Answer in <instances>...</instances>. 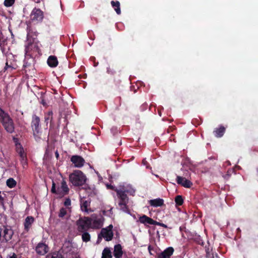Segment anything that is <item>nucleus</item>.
Here are the masks:
<instances>
[{
  "mask_svg": "<svg viewBox=\"0 0 258 258\" xmlns=\"http://www.w3.org/2000/svg\"><path fill=\"white\" fill-rule=\"evenodd\" d=\"M82 239L84 242H87L90 240L91 236L88 231L81 232Z\"/></svg>",
  "mask_w": 258,
  "mask_h": 258,
  "instance_id": "a878e982",
  "label": "nucleus"
},
{
  "mask_svg": "<svg viewBox=\"0 0 258 258\" xmlns=\"http://www.w3.org/2000/svg\"><path fill=\"white\" fill-rule=\"evenodd\" d=\"M174 252V248L172 247H168L163 251L159 253L156 258H170Z\"/></svg>",
  "mask_w": 258,
  "mask_h": 258,
  "instance_id": "ddd939ff",
  "label": "nucleus"
},
{
  "mask_svg": "<svg viewBox=\"0 0 258 258\" xmlns=\"http://www.w3.org/2000/svg\"><path fill=\"white\" fill-rule=\"evenodd\" d=\"M111 132L113 134V135H115L118 133V130L116 127L113 126L111 128Z\"/></svg>",
  "mask_w": 258,
  "mask_h": 258,
  "instance_id": "4c0bfd02",
  "label": "nucleus"
},
{
  "mask_svg": "<svg viewBox=\"0 0 258 258\" xmlns=\"http://www.w3.org/2000/svg\"><path fill=\"white\" fill-rule=\"evenodd\" d=\"M123 254L122 247L118 244L114 246L113 254L115 258H121Z\"/></svg>",
  "mask_w": 258,
  "mask_h": 258,
  "instance_id": "6ab92c4d",
  "label": "nucleus"
},
{
  "mask_svg": "<svg viewBox=\"0 0 258 258\" xmlns=\"http://www.w3.org/2000/svg\"><path fill=\"white\" fill-rule=\"evenodd\" d=\"M55 155L56 158L57 159H58L59 157V154L57 151L55 152Z\"/></svg>",
  "mask_w": 258,
  "mask_h": 258,
  "instance_id": "a18cd8bd",
  "label": "nucleus"
},
{
  "mask_svg": "<svg viewBox=\"0 0 258 258\" xmlns=\"http://www.w3.org/2000/svg\"><path fill=\"white\" fill-rule=\"evenodd\" d=\"M63 205L66 206L68 209H70L69 207L71 205V201L70 198H66L64 202Z\"/></svg>",
  "mask_w": 258,
  "mask_h": 258,
  "instance_id": "72a5a7b5",
  "label": "nucleus"
},
{
  "mask_svg": "<svg viewBox=\"0 0 258 258\" xmlns=\"http://www.w3.org/2000/svg\"><path fill=\"white\" fill-rule=\"evenodd\" d=\"M34 221V218L31 216H27L25 218L24 222L25 231L28 232L30 230Z\"/></svg>",
  "mask_w": 258,
  "mask_h": 258,
  "instance_id": "4468645a",
  "label": "nucleus"
},
{
  "mask_svg": "<svg viewBox=\"0 0 258 258\" xmlns=\"http://www.w3.org/2000/svg\"><path fill=\"white\" fill-rule=\"evenodd\" d=\"M257 171L258 172V168L257 169Z\"/></svg>",
  "mask_w": 258,
  "mask_h": 258,
  "instance_id": "3c124183",
  "label": "nucleus"
},
{
  "mask_svg": "<svg viewBox=\"0 0 258 258\" xmlns=\"http://www.w3.org/2000/svg\"><path fill=\"white\" fill-rule=\"evenodd\" d=\"M49 250L48 245L42 241L39 242L35 247V251L39 255H44Z\"/></svg>",
  "mask_w": 258,
  "mask_h": 258,
  "instance_id": "9d476101",
  "label": "nucleus"
},
{
  "mask_svg": "<svg viewBox=\"0 0 258 258\" xmlns=\"http://www.w3.org/2000/svg\"><path fill=\"white\" fill-rule=\"evenodd\" d=\"M67 211L66 208L62 207L60 208L58 216L59 218H63L67 215Z\"/></svg>",
  "mask_w": 258,
  "mask_h": 258,
  "instance_id": "7c9ffc66",
  "label": "nucleus"
},
{
  "mask_svg": "<svg viewBox=\"0 0 258 258\" xmlns=\"http://www.w3.org/2000/svg\"><path fill=\"white\" fill-rule=\"evenodd\" d=\"M6 258H18V255L15 252H10L7 255Z\"/></svg>",
  "mask_w": 258,
  "mask_h": 258,
  "instance_id": "f704fd0d",
  "label": "nucleus"
},
{
  "mask_svg": "<svg viewBox=\"0 0 258 258\" xmlns=\"http://www.w3.org/2000/svg\"><path fill=\"white\" fill-rule=\"evenodd\" d=\"M32 33L31 32V30L30 29H28V32H27V36L30 35V34Z\"/></svg>",
  "mask_w": 258,
  "mask_h": 258,
  "instance_id": "de8ad7c7",
  "label": "nucleus"
},
{
  "mask_svg": "<svg viewBox=\"0 0 258 258\" xmlns=\"http://www.w3.org/2000/svg\"><path fill=\"white\" fill-rule=\"evenodd\" d=\"M92 219L88 217L80 218L76 221L77 230L79 233L88 231L91 228Z\"/></svg>",
  "mask_w": 258,
  "mask_h": 258,
  "instance_id": "39448f33",
  "label": "nucleus"
},
{
  "mask_svg": "<svg viewBox=\"0 0 258 258\" xmlns=\"http://www.w3.org/2000/svg\"><path fill=\"white\" fill-rule=\"evenodd\" d=\"M46 258H62V256L58 252H55L52 253L51 255H47Z\"/></svg>",
  "mask_w": 258,
  "mask_h": 258,
  "instance_id": "c756f323",
  "label": "nucleus"
},
{
  "mask_svg": "<svg viewBox=\"0 0 258 258\" xmlns=\"http://www.w3.org/2000/svg\"><path fill=\"white\" fill-rule=\"evenodd\" d=\"M69 180L74 186H81L85 183L86 177L82 171L76 170L70 174Z\"/></svg>",
  "mask_w": 258,
  "mask_h": 258,
  "instance_id": "7ed1b4c3",
  "label": "nucleus"
},
{
  "mask_svg": "<svg viewBox=\"0 0 258 258\" xmlns=\"http://www.w3.org/2000/svg\"><path fill=\"white\" fill-rule=\"evenodd\" d=\"M148 250H149V251L150 252V254L152 255L153 254L152 253V251H151V250L152 249V247H151V245H149L148 246Z\"/></svg>",
  "mask_w": 258,
  "mask_h": 258,
  "instance_id": "c03bdc74",
  "label": "nucleus"
},
{
  "mask_svg": "<svg viewBox=\"0 0 258 258\" xmlns=\"http://www.w3.org/2000/svg\"><path fill=\"white\" fill-rule=\"evenodd\" d=\"M175 202L176 206H181L183 203V199L181 196L178 195L175 198Z\"/></svg>",
  "mask_w": 258,
  "mask_h": 258,
  "instance_id": "cd10ccee",
  "label": "nucleus"
},
{
  "mask_svg": "<svg viewBox=\"0 0 258 258\" xmlns=\"http://www.w3.org/2000/svg\"><path fill=\"white\" fill-rule=\"evenodd\" d=\"M106 186H107L108 189H110L113 190L114 191H115V189H117L116 188H115V187L113 185H111V184H107L106 185Z\"/></svg>",
  "mask_w": 258,
  "mask_h": 258,
  "instance_id": "ea45409f",
  "label": "nucleus"
},
{
  "mask_svg": "<svg viewBox=\"0 0 258 258\" xmlns=\"http://www.w3.org/2000/svg\"><path fill=\"white\" fill-rule=\"evenodd\" d=\"M115 191L116 192L118 198L119 199L118 205L121 210L124 212L127 211V204L128 202V198L125 194V191L122 190L115 189Z\"/></svg>",
  "mask_w": 258,
  "mask_h": 258,
  "instance_id": "423d86ee",
  "label": "nucleus"
},
{
  "mask_svg": "<svg viewBox=\"0 0 258 258\" xmlns=\"http://www.w3.org/2000/svg\"><path fill=\"white\" fill-rule=\"evenodd\" d=\"M111 6L113 8L116 13L118 15H120L121 14V10L120 8V3L118 1H112L111 2Z\"/></svg>",
  "mask_w": 258,
  "mask_h": 258,
  "instance_id": "5701e85b",
  "label": "nucleus"
},
{
  "mask_svg": "<svg viewBox=\"0 0 258 258\" xmlns=\"http://www.w3.org/2000/svg\"><path fill=\"white\" fill-rule=\"evenodd\" d=\"M207 258H220L218 254L216 252H214L212 248L209 247H205Z\"/></svg>",
  "mask_w": 258,
  "mask_h": 258,
  "instance_id": "aec40b11",
  "label": "nucleus"
},
{
  "mask_svg": "<svg viewBox=\"0 0 258 258\" xmlns=\"http://www.w3.org/2000/svg\"><path fill=\"white\" fill-rule=\"evenodd\" d=\"M153 219L148 217L145 215H143L139 218V221L141 223L144 224L145 225L147 224L153 225Z\"/></svg>",
  "mask_w": 258,
  "mask_h": 258,
  "instance_id": "a211bd4d",
  "label": "nucleus"
},
{
  "mask_svg": "<svg viewBox=\"0 0 258 258\" xmlns=\"http://www.w3.org/2000/svg\"><path fill=\"white\" fill-rule=\"evenodd\" d=\"M14 232L11 229H8L5 226L0 227V241L1 242H7L12 238Z\"/></svg>",
  "mask_w": 258,
  "mask_h": 258,
  "instance_id": "0eeeda50",
  "label": "nucleus"
},
{
  "mask_svg": "<svg viewBox=\"0 0 258 258\" xmlns=\"http://www.w3.org/2000/svg\"><path fill=\"white\" fill-rule=\"evenodd\" d=\"M15 0H5L4 5L7 7H11L15 3Z\"/></svg>",
  "mask_w": 258,
  "mask_h": 258,
  "instance_id": "2f4dec72",
  "label": "nucleus"
},
{
  "mask_svg": "<svg viewBox=\"0 0 258 258\" xmlns=\"http://www.w3.org/2000/svg\"><path fill=\"white\" fill-rule=\"evenodd\" d=\"M7 185L10 188L14 187L17 184V182L15 179L13 178H10L7 180Z\"/></svg>",
  "mask_w": 258,
  "mask_h": 258,
  "instance_id": "bb28decb",
  "label": "nucleus"
},
{
  "mask_svg": "<svg viewBox=\"0 0 258 258\" xmlns=\"http://www.w3.org/2000/svg\"><path fill=\"white\" fill-rule=\"evenodd\" d=\"M37 34H38V33H37V32H34V35H35V36H37Z\"/></svg>",
  "mask_w": 258,
  "mask_h": 258,
  "instance_id": "09e8293b",
  "label": "nucleus"
},
{
  "mask_svg": "<svg viewBox=\"0 0 258 258\" xmlns=\"http://www.w3.org/2000/svg\"><path fill=\"white\" fill-rule=\"evenodd\" d=\"M52 115L53 112L52 111H48L46 114L45 115V122L47 124L48 121L50 120V123L51 122L52 119Z\"/></svg>",
  "mask_w": 258,
  "mask_h": 258,
  "instance_id": "c85d7f7f",
  "label": "nucleus"
},
{
  "mask_svg": "<svg viewBox=\"0 0 258 258\" xmlns=\"http://www.w3.org/2000/svg\"><path fill=\"white\" fill-rule=\"evenodd\" d=\"M71 161L77 168H81L84 165L85 160L83 157L79 155H73L71 158Z\"/></svg>",
  "mask_w": 258,
  "mask_h": 258,
  "instance_id": "f8f14e48",
  "label": "nucleus"
},
{
  "mask_svg": "<svg viewBox=\"0 0 258 258\" xmlns=\"http://www.w3.org/2000/svg\"><path fill=\"white\" fill-rule=\"evenodd\" d=\"M40 49L38 46L34 43L29 42L25 47V54L33 56L35 53H39Z\"/></svg>",
  "mask_w": 258,
  "mask_h": 258,
  "instance_id": "1a4fd4ad",
  "label": "nucleus"
},
{
  "mask_svg": "<svg viewBox=\"0 0 258 258\" xmlns=\"http://www.w3.org/2000/svg\"><path fill=\"white\" fill-rule=\"evenodd\" d=\"M109 227L112 228L111 225H109ZM113 236V232L111 229L108 230L106 228H103L101 230L100 233L98 235V239L101 238V236L103 237L106 241H109L112 240Z\"/></svg>",
  "mask_w": 258,
  "mask_h": 258,
  "instance_id": "9b49d317",
  "label": "nucleus"
},
{
  "mask_svg": "<svg viewBox=\"0 0 258 258\" xmlns=\"http://www.w3.org/2000/svg\"><path fill=\"white\" fill-rule=\"evenodd\" d=\"M0 258H2V256L1 254H0Z\"/></svg>",
  "mask_w": 258,
  "mask_h": 258,
  "instance_id": "8fccbe9b",
  "label": "nucleus"
},
{
  "mask_svg": "<svg viewBox=\"0 0 258 258\" xmlns=\"http://www.w3.org/2000/svg\"><path fill=\"white\" fill-rule=\"evenodd\" d=\"M107 73L110 75H114L115 73V71L113 68L109 67L107 68Z\"/></svg>",
  "mask_w": 258,
  "mask_h": 258,
  "instance_id": "c9c22d12",
  "label": "nucleus"
},
{
  "mask_svg": "<svg viewBox=\"0 0 258 258\" xmlns=\"http://www.w3.org/2000/svg\"><path fill=\"white\" fill-rule=\"evenodd\" d=\"M47 63L49 67L51 68H55L58 63L57 58L55 55H50L48 57Z\"/></svg>",
  "mask_w": 258,
  "mask_h": 258,
  "instance_id": "dca6fc26",
  "label": "nucleus"
},
{
  "mask_svg": "<svg viewBox=\"0 0 258 258\" xmlns=\"http://www.w3.org/2000/svg\"><path fill=\"white\" fill-rule=\"evenodd\" d=\"M162 223H160L159 222H158V221H156L155 220H153V225H158V226H161V225L162 224Z\"/></svg>",
  "mask_w": 258,
  "mask_h": 258,
  "instance_id": "79ce46f5",
  "label": "nucleus"
},
{
  "mask_svg": "<svg viewBox=\"0 0 258 258\" xmlns=\"http://www.w3.org/2000/svg\"><path fill=\"white\" fill-rule=\"evenodd\" d=\"M70 189L67 184V182L64 178H62L60 182V185L56 187L55 183L53 181L51 191L53 194H56L59 197L62 198L69 194Z\"/></svg>",
  "mask_w": 258,
  "mask_h": 258,
  "instance_id": "20e7f679",
  "label": "nucleus"
},
{
  "mask_svg": "<svg viewBox=\"0 0 258 258\" xmlns=\"http://www.w3.org/2000/svg\"><path fill=\"white\" fill-rule=\"evenodd\" d=\"M4 69L5 70H8V69H11V70H13L14 69H16V68L12 65L11 62L10 64H9L8 61H7Z\"/></svg>",
  "mask_w": 258,
  "mask_h": 258,
  "instance_id": "473e14b6",
  "label": "nucleus"
},
{
  "mask_svg": "<svg viewBox=\"0 0 258 258\" xmlns=\"http://www.w3.org/2000/svg\"><path fill=\"white\" fill-rule=\"evenodd\" d=\"M90 203L87 201H83L81 204V209L82 211L89 213L90 210L88 208L90 206Z\"/></svg>",
  "mask_w": 258,
  "mask_h": 258,
  "instance_id": "b1692460",
  "label": "nucleus"
},
{
  "mask_svg": "<svg viewBox=\"0 0 258 258\" xmlns=\"http://www.w3.org/2000/svg\"><path fill=\"white\" fill-rule=\"evenodd\" d=\"M17 152L18 153L20 158L21 161L22 163H26L27 158L26 154L24 152L23 148L20 145V147H17Z\"/></svg>",
  "mask_w": 258,
  "mask_h": 258,
  "instance_id": "f3484780",
  "label": "nucleus"
},
{
  "mask_svg": "<svg viewBox=\"0 0 258 258\" xmlns=\"http://www.w3.org/2000/svg\"><path fill=\"white\" fill-rule=\"evenodd\" d=\"M161 226L163 227H164L165 228H168L167 226L166 225H165V224L163 223L161 225Z\"/></svg>",
  "mask_w": 258,
  "mask_h": 258,
  "instance_id": "49530a36",
  "label": "nucleus"
},
{
  "mask_svg": "<svg viewBox=\"0 0 258 258\" xmlns=\"http://www.w3.org/2000/svg\"><path fill=\"white\" fill-rule=\"evenodd\" d=\"M30 17L32 21L40 22L44 18L43 12L40 9L35 8L32 10Z\"/></svg>",
  "mask_w": 258,
  "mask_h": 258,
  "instance_id": "6e6552de",
  "label": "nucleus"
},
{
  "mask_svg": "<svg viewBox=\"0 0 258 258\" xmlns=\"http://www.w3.org/2000/svg\"><path fill=\"white\" fill-rule=\"evenodd\" d=\"M40 122V118L35 114L33 115L31 125L33 132V136L37 142H39L43 138H45L41 131Z\"/></svg>",
  "mask_w": 258,
  "mask_h": 258,
  "instance_id": "f03ea898",
  "label": "nucleus"
},
{
  "mask_svg": "<svg viewBox=\"0 0 258 258\" xmlns=\"http://www.w3.org/2000/svg\"><path fill=\"white\" fill-rule=\"evenodd\" d=\"M112 257L110 249L108 247H105L102 251L101 258H112Z\"/></svg>",
  "mask_w": 258,
  "mask_h": 258,
  "instance_id": "393cba45",
  "label": "nucleus"
},
{
  "mask_svg": "<svg viewBox=\"0 0 258 258\" xmlns=\"http://www.w3.org/2000/svg\"><path fill=\"white\" fill-rule=\"evenodd\" d=\"M0 123L9 133L12 134L15 131L14 121L9 113L0 107Z\"/></svg>",
  "mask_w": 258,
  "mask_h": 258,
  "instance_id": "f257e3e1",
  "label": "nucleus"
},
{
  "mask_svg": "<svg viewBox=\"0 0 258 258\" xmlns=\"http://www.w3.org/2000/svg\"><path fill=\"white\" fill-rule=\"evenodd\" d=\"M4 202V199L1 195V191H0V204H3Z\"/></svg>",
  "mask_w": 258,
  "mask_h": 258,
  "instance_id": "37998d69",
  "label": "nucleus"
},
{
  "mask_svg": "<svg viewBox=\"0 0 258 258\" xmlns=\"http://www.w3.org/2000/svg\"><path fill=\"white\" fill-rule=\"evenodd\" d=\"M176 182L178 184L187 188L190 187L192 185V183L189 180L180 176H177Z\"/></svg>",
  "mask_w": 258,
  "mask_h": 258,
  "instance_id": "2eb2a0df",
  "label": "nucleus"
},
{
  "mask_svg": "<svg viewBox=\"0 0 258 258\" xmlns=\"http://www.w3.org/2000/svg\"><path fill=\"white\" fill-rule=\"evenodd\" d=\"M92 223L94 225L98 226V227H100L101 225V222L100 220H95L93 221H92Z\"/></svg>",
  "mask_w": 258,
  "mask_h": 258,
  "instance_id": "e433bc0d",
  "label": "nucleus"
},
{
  "mask_svg": "<svg viewBox=\"0 0 258 258\" xmlns=\"http://www.w3.org/2000/svg\"><path fill=\"white\" fill-rule=\"evenodd\" d=\"M149 204L151 206L155 207H160L163 205L164 201L162 199L158 198L150 200Z\"/></svg>",
  "mask_w": 258,
  "mask_h": 258,
  "instance_id": "4be33fe9",
  "label": "nucleus"
},
{
  "mask_svg": "<svg viewBox=\"0 0 258 258\" xmlns=\"http://www.w3.org/2000/svg\"><path fill=\"white\" fill-rule=\"evenodd\" d=\"M197 243L200 244V245H203L204 244V241H203V240H202L201 239V238L200 237H198V238H197Z\"/></svg>",
  "mask_w": 258,
  "mask_h": 258,
  "instance_id": "58836bf2",
  "label": "nucleus"
},
{
  "mask_svg": "<svg viewBox=\"0 0 258 258\" xmlns=\"http://www.w3.org/2000/svg\"><path fill=\"white\" fill-rule=\"evenodd\" d=\"M142 163L144 165H146V167L148 168H149L150 167V166L148 165V162L145 159H143V161H142Z\"/></svg>",
  "mask_w": 258,
  "mask_h": 258,
  "instance_id": "a19ab883",
  "label": "nucleus"
},
{
  "mask_svg": "<svg viewBox=\"0 0 258 258\" xmlns=\"http://www.w3.org/2000/svg\"><path fill=\"white\" fill-rule=\"evenodd\" d=\"M225 130L226 128L225 127L220 125L218 128H215L213 133L216 137L221 138L224 135Z\"/></svg>",
  "mask_w": 258,
  "mask_h": 258,
  "instance_id": "412c9836",
  "label": "nucleus"
}]
</instances>
